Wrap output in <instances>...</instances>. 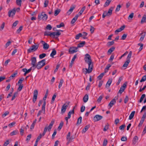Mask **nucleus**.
I'll return each mask as SVG.
<instances>
[{
    "label": "nucleus",
    "mask_w": 146,
    "mask_h": 146,
    "mask_svg": "<svg viewBox=\"0 0 146 146\" xmlns=\"http://www.w3.org/2000/svg\"><path fill=\"white\" fill-rule=\"evenodd\" d=\"M61 35V33L59 32H53L50 33L46 31L44 33V35L46 36H50L51 37L58 38V37Z\"/></svg>",
    "instance_id": "nucleus-1"
},
{
    "label": "nucleus",
    "mask_w": 146,
    "mask_h": 146,
    "mask_svg": "<svg viewBox=\"0 0 146 146\" xmlns=\"http://www.w3.org/2000/svg\"><path fill=\"white\" fill-rule=\"evenodd\" d=\"M84 60L85 62L89 66V68L91 66L93 67V64L92 62L91 56L89 54H87L85 55Z\"/></svg>",
    "instance_id": "nucleus-2"
},
{
    "label": "nucleus",
    "mask_w": 146,
    "mask_h": 146,
    "mask_svg": "<svg viewBox=\"0 0 146 146\" xmlns=\"http://www.w3.org/2000/svg\"><path fill=\"white\" fill-rule=\"evenodd\" d=\"M54 123V120L52 119L49 125L48 126H46L44 129V131L42 133V136H44L45 134L46 131L48 130L50 131Z\"/></svg>",
    "instance_id": "nucleus-3"
},
{
    "label": "nucleus",
    "mask_w": 146,
    "mask_h": 146,
    "mask_svg": "<svg viewBox=\"0 0 146 146\" xmlns=\"http://www.w3.org/2000/svg\"><path fill=\"white\" fill-rule=\"evenodd\" d=\"M45 64V60L44 59L38 62L35 68H34V69L36 68L38 70L40 69L44 66Z\"/></svg>",
    "instance_id": "nucleus-4"
},
{
    "label": "nucleus",
    "mask_w": 146,
    "mask_h": 146,
    "mask_svg": "<svg viewBox=\"0 0 146 146\" xmlns=\"http://www.w3.org/2000/svg\"><path fill=\"white\" fill-rule=\"evenodd\" d=\"M47 18V15L43 12H42L41 14L39 15L38 17V19L39 20H42L44 21H46Z\"/></svg>",
    "instance_id": "nucleus-5"
},
{
    "label": "nucleus",
    "mask_w": 146,
    "mask_h": 146,
    "mask_svg": "<svg viewBox=\"0 0 146 146\" xmlns=\"http://www.w3.org/2000/svg\"><path fill=\"white\" fill-rule=\"evenodd\" d=\"M46 104V102L44 101L41 110H40L37 114V117H38L41 114L42 111L44 114L45 113Z\"/></svg>",
    "instance_id": "nucleus-6"
},
{
    "label": "nucleus",
    "mask_w": 146,
    "mask_h": 146,
    "mask_svg": "<svg viewBox=\"0 0 146 146\" xmlns=\"http://www.w3.org/2000/svg\"><path fill=\"white\" fill-rule=\"evenodd\" d=\"M93 67L91 66L89 68V66H88V69L87 68H83V72L85 74H86L87 73L88 74L92 72Z\"/></svg>",
    "instance_id": "nucleus-7"
},
{
    "label": "nucleus",
    "mask_w": 146,
    "mask_h": 146,
    "mask_svg": "<svg viewBox=\"0 0 146 146\" xmlns=\"http://www.w3.org/2000/svg\"><path fill=\"white\" fill-rule=\"evenodd\" d=\"M77 47H70L69 50V53L70 54H72L76 52L77 51Z\"/></svg>",
    "instance_id": "nucleus-8"
},
{
    "label": "nucleus",
    "mask_w": 146,
    "mask_h": 146,
    "mask_svg": "<svg viewBox=\"0 0 146 146\" xmlns=\"http://www.w3.org/2000/svg\"><path fill=\"white\" fill-rule=\"evenodd\" d=\"M70 102H68L67 103V105H66V104H64L62 106L61 110V113L62 114H64L66 111L67 107L68 106V105L69 104Z\"/></svg>",
    "instance_id": "nucleus-9"
},
{
    "label": "nucleus",
    "mask_w": 146,
    "mask_h": 146,
    "mask_svg": "<svg viewBox=\"0 0 146 146\" xmlns=\"http://www.w3.org/2000/svg\"><path fill=\"white\" fill-rule=\"evenodd\" d=\"M38 95V91L37 90H35L34 92L33 96V101L34 103H35L37 98Z\"/></svg>",
    "instance_id": "nucleus-10"
},
{
    "label": "nucleus",
    "mask_w": 146,
    "mask_h": 146,
    "mask_svg": "<svg viewBox=\"0 0 146 146\" xmlns=\"http://www.w3.org/2000/svg\"><path fill=\"white\" fill-rule=\"evenodd\" d=\"M16 12V10L15 8H13L12 10H9L8 12V16L9 17L13 16Z\"/></svg>",
    "instance_id": "nucleus-11"
},
{
    "label": "nucleus",
    "mask_w": 146,
    "mask_h": 146,
    "mask_svg": "<svg viewBox=\"0 0 146 146\" xmlns=\"http://www.w3.org/2000/svg\"><path fill=\"white\" fill-rule=\"evenodd\" d=\"M31 64L32 65V67L34 68L36 65V58L33 57L31 59Z\"/></svg>",
    "instance_id": "nucleus-12"
},
{
    "label": "nucleus",
    "mask_w": 146,
    "mask_h": 146,
    "mask_svg": "<svg viewBox=\"0 0 146 146\" xmlns=\"http://www.w3.org/2000/svg\"><path fill=\"white\" fill-rule=\"evenodd\" d=\"M103 118V117L99 115H96L94 117V122L97 121Z\"/></svg>",
    "instance_id": "nucleus-13"
},
{
    "label": "nucleus",
    "mask_w": 146,
    "mask_h": 146,
    "mask_svg": "<svg viewBox=\"0 0 146 146\" xmlns=\"http://www.w3.org/2000/svg\"><path fill=\"white\" fill-rule=\"evenodd\" d=\"M126 86V85L125 84H124L120 88V90L118 92V93H119L121 94L124 91Z\"/></svg>",
    "instance_id": "nucleus-14"
},
{
    "label": "nucleus",
    "mask_w": 146,
    "mask_h": 146,
    "mask_svg": "<svg viewBox=\"0 0 146 146\" xmlns=\"http://www.w3.org/2000/svg\"><path fill=\"white\" fill-rule=\"evenodd\" d=\"M70 134L71 133L70 132H68L66 136V139L67 141L72 142V139H74V138H71L70 136Z\"/></svg>",
    "instance_id": "nucleus-15"
},
{
    "label": "nucleus",
    "mask_w": 146,
    "mask_h": 146,
    "mask_svg": "<svg viewBox=\"0 0 146 146\" xmlns=\"http://www.w3.org/2000/svg\"><path fill=\"white\" fill-rule=\"evenodd\" d=\"M116 101L115 99H112L108 104V106L110 107V108L114 104L116 103Z\"/></svg>",
    "instance_id": "nucleus-16"
},
{
    "label": "nucleus",
    "mask_w": 146,
    "mask_h": 146,
    "mask_svg": "<svg viewBox=\"0 0 146 146\" xmlns=\"http://www.w3.org/2000/svg\"><path fill=\"white\" fill-rule=\"evenodd\" d=\"M77 56V54H76L74 55V56L73 58L72 59V60H71L70 64V67H72V64L74 63V62L75 59L76 58Z\"/></svg>",
    "instance_id": "nucleus-17"
},
{
    "label": "nucleus",
    "mask_w": 146,
    "mask_h": 146,
    "mask_svg": "<svg viewBox=\"0 0 146 146\" xmlns=\"http://www.w3.org/2000/svg\"><path fill=\"white\" fill-rule=\"evenodd\" d=\"M79 17V15H76V16L74 17L72 19V20L71 21V23L72 24H73L74 23H75L76 21L78 19V17Z\"/></svg>",
    "instance_id": "nucleus-18"
},
{
    "label": "nucleus",
    "mask_w": 146,
    "mask_h": 146,
    "mask_svg": "<svg viewBox=\"0 0 146 146\" xmlns=\"http://www.w3.org/2000/svg\"><path fill=\"white\" fill-rule=\"evenodd\" d=\"M90 125H86L85 127L84 128L82 131V133H84L86 132L88 129L90 127Z\"/></svg>",
    "instance_id": "nucleus-19"
},
{
    "label": "nucleus",
    "mask_w": 146,
    "mask_h": 146,
    "mask_svg": "<svg viewBox=\"0 0 146 146\" xmlns=\"http://www.w3.org/2000/svg\"><path fill=\"white\" fill-rule=\"evenodd\" d=\"M113 7H111L108 10V12H106V13L108 16H110L112 13L113 10Z\"/></svg>",
    "instance_id": "nucleus-20"
},
{
    "label": "nucleus",
    "mask_w": 146,
    "mask_h": 146,
    "mask_svg": "<svg viewBox=\"0 0 146 146\" xmlns=\"http://www.w3.org/2000/svg\"><path fill=\"white\" fill-rule=\"evenodd\" d=\"M141 36L140 38L139 39V41L141 42H142L143 40L144 37L145 36V33H141Z\"/></svg>",
    "instance_id": "nucleus-21"
},
{
    "label": "nucleus",
    "mask_w": 146,
    "mask_h": 146,
    "mask_svg": "<svg viewBox=\"0 0 146 146\" xmlns=\"http://www.w3.org/2000/svg\"><path fill=\"white\" fill-rule=\"evenodd\" d=\"M56 52L54 48L52 49V51L50 54V56L52 58L54 57V56L56 54Z\"/></svg>",
    "instance_id": "nucleus-22"
},
{
    "label": "nucleus",
    "mask_w": 146,
    "mask_h": 146,
    "mask_svg": "<svg viewBox=\"0 0 146 146\" xmlns=\"http://www.w3.org/2000/svg\"><path fill=\"white\" fill-rule=\"evenodd\" d=\"M88 95L86 94L84 97L83 100L84 102L85 103H86L88 101Z\"/></svg>",
    "instance_id": "nucleus-23"
},
{
    "label": "nucleus",
    "mask_w": 146,
    "mask_h": 146,
    "mask_svg": "<svg viewBox=\"0 0 146 146\" xmlns=\"http://www.w3.org/2000/svg\"><path fill=\"white\" fill-rule=\"evenodd\" d=\"M112 82V79H109L107 83V84L106 85V87H109L111 84Z\"/></svg>",
    "instance_id": "nucleus-24"
},
{
    "label": "nucleus",
    "mask_w": 146,
    "mask_h": 146,
    "mask_svg": "<svg viewBox=\"0 0 146 146\" xmlns=\"http://www.w3.org/2000/svg\"><path fill=\"white\" fill-rule=\"evenodd\" d=\"M138 139V137L137 136H135L134 137L133 140V143L134 144H135L137 141Z\"/></svg>",
    "instance_id": "nucleus-25"
},
{
    "label": "nucleus",
    "mask_w": 146,
    "mask_h": 146,
    "mask_svg": "<svg viewBox=\"0 0 146 146\" xmlns=\"http://www.w3.org/2000/svg\"><path fill=\"white\" fill-rule=\"evenodd\" d=\"M85 44V41H82V42L79 43L77 46V47L78 48L82 47L84 46V45Z\"/></svg>",
    "instance_id": "nucleus-26"
},
{
    "label": "nucleus",
    "mask_w": 146,
    "mask_h": 146,
    "mask_svg": "<svg viewBox=\"0 0 146 146\" xmlns=\"http://www.w3.org/2000/svg\"><path fill=\"white\" fill-rule=\"evenodd\" d=\"M112 0H107L104 5V7H108L109 5Z\"/></svg>",
    "instance_id": "nucleus-27"
},
{
    "label": "nucleus",
    "mask_w": 146,
    "mask_h": 146,
    "mask_svg": "<svg viewBox=\"0 0 146 146\" xmlns=\"http://www.w3.org/2000/svg\"><path fill=\"white\" fill-rule=\"evenodd\" d=\"M114 43V41H110L108 42L106 44V46L108 47H110L111 45H113Z\"/></svg>",
    "instance_id": "nucleus-28"
},
{
    "label": "nucleus",
    "mask_w": 146,
    "mask_h": 146,
    "mask_svg": "<svg viewBox=\"0 0 146 146\" xmlns=\"http://www.w3.org/2000/svg\"><path fill=\"white\" fill-rule=\"evenodd\" d=\"M130 60H127L124 63L123 65V67H126L128 65L129 63L130 62Z\"/></svg>",
    "instance_id": "nucleus-29"
},
{
    "label": "nucleus",
    "mask_w": 146,
    "mask_h": 146,
    "mask_svg": "<svg viewBox=\"0 0 146 146\" xmlns=\"http://www.w3.org/2000/svg\"><path fill=\"white\" fill-rule=\"evenodd\" d=\"M115 48L114 47H111L108 50V53L111 54L112 52L114 50Z\"/></svg>",
    "instance_id": "nucleus-30"
},
{
    "label": "nucleus",
    "mask_w": 146,
    "mask_h": 146,
    "mask_svg": "<svg viewBox=\"0 0 146 146\" xmlns=\"http://www.w3.org/2000/svg\"><path fill=\"white\" fill-rule=\"evenodd\" d=\"M75 7L74 6L71 7L70 9H69L67 12V13L69 15L72 12L73 10L75 9Z\"/></svg>",
    "instance_id": "nucleus-31"
},
{
    "label": "nucleus",
    "mask_w": 146,
    "mask_h": 146,
    "mask_svg": "<svg viewBox=\"0 0 146 146\" xmlns=\"http://www.w3.org/2000/svg\"><path fill=\"white\" fill-rule=\"evenodd\" d=\"M135 111H133L130 114L129 117V119L130 120H131L133 118V116H134L135 113Z\"/></svg>",
    "instance_id": "nucleus-32"
},
{
    "label": "nucleus",
    "mask_w": 146,
    "mask_h": 146,
    "mask_svg": "<svg viewBox=\"0 0 146 146\" xmlns=\"http://www.w3.org/2000/svg\"><path fill=\"white\" fill-rule=\"evenodd\" d=\"M49 48V45L47 43H46L45 44H44L43 46V48L45 50H47Z\"/></svg>",
    "instance_id": "nucleus-33"
},
{
    "label": "nucleus",
    "mask_w": 146,
    "mask_h": 146,
    "mask_svg": "<svg viewBox=\"0 0 146 146\" xmlns=\"http://www.w3.org/2000/svg\"><path fill=\"white\" fill-rule=\"evenodd\" d=\"M34 50L35 51L38 48L39 45H33L31 46Z\"/></svg>",
    "instance_id": "nucleus-34"
},
{
    "label": "nucleus",
    "mask_w": 146,
    "mask_h": 146,
    "mask_svg": "<svg viewBox=\"0 0 146 146\" xmlns=\"http://www.w3.org/2000/svg\"><path fill=\"white\" fill-rule=\"evenodd\" d=\"M64 124V123L62 121H61L60 123L59 126L58 128V130H60Z\"/></svg>",
    "instance_id": "nucleus-35"
},
{
    "label": "nucleus",
    "mask_w": 146,
    "mask_h": 146,
    "mask_svg": "<svg viewBox=\"0 0 146 146\" xmlns=\"http://www.w3.org/2000/svg\"><path fill=\"white\" fill-rule=\"evenodd\" d=\"M56 93L54 94L53 96L52 97V100H51V104L53 103L55 100V99L56 96Z\"/></svg>",
    "instance_id": "nucleus-36"
},
{
    "label": "nucleus",
    "mask_w": 146,
    "mask_h": 146,
    "mask_svg": "<svg viewBox=\"0 0 146 146\" xmlns=\"http://www.w3.org/2000/svg\"><path fill=\"white\" fill-rule=\"evenodd\" d=\"M32 67H31L30 69H29L28 70H27L26 68H23V69H22V70L23 72L26 71L27 73H28L31 71L32 70Z\"/></svg>",
    "instance_id": "nucleus-37"
},
{
    "label": "nucleus",
    "mask_w": 146,
    "mask_h": 146,
    "mask_svg": "<svg viewBox=\"0 0 146 146\" xmlns=\"http://www.w3.org/2000/svg\"><path fill=\"white\" fill-rule=\"evenodd\" d=\"M21 0H16L17 5L20 7H21Z\"/></svg>",
    "instance_id": "nucleus-38"
},
{
    "label": "nucleus",
    "mask_w": 146,
    "mask_h": 146,
    "mask_svg": "<svg viewBox=\"0 0 146 146\" xmlns=\"http://www.w3.org/2000/svg\"><path fill=\"white\" fill-rule=\"evenodd\" d=\"M146 19V15H144L143 16L142 19H141V23H144L145 21V20Z\"/></svg>",
    "instance_id": "nucleus-39"
},
{
    "label": "nucleus",
    "mask_w": 146,
    "mask_h": 146,
    "mask_svg": "<svg viewBox=\"0 0 146 146\" xmlns=\"http://www.w3.org/2000/svg\"><path fill=\"white\" fill-rule=\"evenodd\" d=\"M82 34L81 33H79L76 35L75 39H78L80 37H82Z\"/></svg>",
    "instance_id": "nucleus-40"
},
{
    "label": "nucleus",
    "mask_w": 146,
    "mask_h": 146,
    "mask_svg": "<svg viewBox=\"0 0 146 146\" xmlns=\"http://www.w3.org/2000/svg\"><path fill=\"white\" fill-rule=\"evenodd\" d=\"M34 51H35L34 50V49L33 48H32L31 46L30 48L27 50L28 53H30Z\"/></svg>",
    "instance_id": "nucleus-41"
},
{
    "label": "nucleus",
    "mask_w": 146,
    "mask_h": 146,
    "mask_svg": "<svg viewBox=\"0 0 146 146\" xmlns=\"http://www.w3.org/2000/svg\"><path fill=\"white\" fill-rule=\"evenodd\" d=\"M60 10L59 9H58L55 10L54 11V15L55 16H57L60 12Z\"/></svg>",
    "instance_id": "nucleus-42"
},
{
    "label": "nucleus",
    "mask_w": 146,
    "mask_h": 146,
    "mask_svg": "<svg viewBox=\"0 0 146 146\" xmlns=\"http://www.w3.org/2000/svg\"><path fill=\"white\" fill-rule=\"evenodd\" d=\"M82 117H79L78 118L77 121V123L76 124L79 125L82 122Z\"/></svg>",
    "instance_id": "nucleus-43"
},
{
    "label": "nucleus",
    "mask_w": 146,
    "mask_h": 146,
    "mask_svg": "<svg viewBox=\"0 0 146 146\" xmlns=\"http://www.w3.org/2000/svg\"><path fill=\"white\" fill-rule=\"evenodd\" d=\"M132 54V52L130 51L129 52L127 58V60H130V59L131 58Z\"/></svg>",
    "instance_id": "nucleus-44"
},
{
    "label": "nucleus",
    "mask_w": 146,
    "mask_h": 146,
    "mask_svg": "<svg viewBox=\"0 0 146 146\" xmlns=\"http://www.w3.org/2000/svg\"><path fill=\"white\" fill-rule=\"evenodd\" d=\"M46 56V54L45 53H42L40 54L39 56V57L40 59H42L44 58Z\"/></svg>",
    "instance_id": "nucleus-45"
},
{
    "label": "nucleus",
    "mask_w": 146,
    "mask_h": 146,
    "mask_svg": "<svg viewBox=\"0 0 146 146\" xmlns=\"http://www.w3.org/2000/svg\"><path fill=\"white\" fill-rule=\"evenodd\" d=\"M138 45L139 46H140V48H139V51H140L143 49V44L142 43H139V44H138Z\"/></svg>",
    "instance_id": "nucleus-46"
},
{
    "label": "nucleus",
    "mask_w": 146,
    "mask_h": 146,
    "mask_svg": "<svg viewBox=\"0 0 146 146\" xmlns=\"http://www.w3.org/2000/svg\"><path fill=\"white\" fill-rule=\"evenodd\" d=\"M104 73H102L98 77V78L99 80H101L104 75Z\"/></svg>",
    "instance_id": "nucleus-47"
},
{
    "label": "nucleus",
    "mask_w": 146,
    "mask_h": 146,
    "mask_svg": "<svg viewBox=\"0 0 146 146\" xmlns=\"http://www.w3.org/2000/svg\"><path fill=\"white\" fill-rule=\"evenodd\" d=\"M48 0H45L44 3V7H46L48 5Z\"/></svg>",
    "instance_id": "nucleus-48"
},
{
    "label": "nucleus",
    "mask_w": 146,
    "mask_h": 146,
    "mask_svg": "<svg viewBox=\"0 0 146 146\" xmlns=\"http://www.w3.org/2000/svg\"><path fill=\"white\" fill-rule=\"evenodd\" d=\"M64 24L63 23H61L60 25H57L56 27L58 28H60L62 27H64Z\"/></svg>",
    "instance_id": "nucleus-49"
},
{
    "label": "nucleus",
    "mask_w": 146,
    "mask_h": 146,
    "mask_svg": "<svg viewBox=\"0 0 146 146\" xmlns=\"http://www.w3.org/2000/svg\"><path fill=\"white\" fill-rule=\"evenodd\" d=\"M121 7V6L120 5H117L115 9V12H117L119 11Z\"/></svg>",
    "instance_id": "nucleus-50"
},
{
    "label": "nucleus",
    "mask_w": 146,
    "mask_h": 146,
    "mask_svg": "<svg viewBox=\"0 0 146 146\" xmlns=\"http://www.w3.org/2000/svg\"><path fill=\"white\" fill-rule=\"evenodd\" d=\"M146 80V75L142 77L140 81V82H144Z\"/></svg>",
    "instance_id": "nucleus-51"
},
{
    "label": "nucleus",
    "mask_w": 146,
    "mask_h": 146,
    "mask_svg": "<svg viewBox=\"0 0 146 146\" xmlns=\"http://www.w3.org/2000/svg\"><path fill=\"white\" fill-rule=\"evenodd\" d=\"M145 94H143L142 95L140 99L139 100V102L141 103L142 102L144 98L145 97Z\"/></svg>",
    "instance_id": "nucleus-52"
},
{
    "label": "nucleus",
    "mask_w": 146,
    "mask_h": 146,
    "mask_svg": "<svg viewBox=\"0 0 146 146\" xmlns=\"http://www.w3.org/2000/svg\"><path fill=\"white\" fill-rule=\"evenodd\" d=\"M145 94H143L142 95L140 99L139 100V102L141 103L142 102L144 98L145 97Z\"/></svg>",
    "instance_id": "nucleus-53"
},
{
    "label": "nucleus",
    "mask_w": 146,
    "mask_h": 146,
    "mask_svg": "<svg viewBox=\"0 0 146 146\" xmlns=\"http://www.w3.org/2000/svg\"><path fill=\"white\" fill-rule=\"evenodd\" d=\"M63 80L62 79H61L60 81L59 85L58 86V88H60L61 87L62 85L63 82Z\"/></svg>",
    "instance_id": "nucleus-54"
},
{
    "label": "nucleus",
    "mask_w": 146,
    "mask_h": 146,
    "mask_svg": "<svg viewBox=\"0 0 146 146\" xmlns=\"http://www.w3.org/2000/svg\"><path fill=\"white\" fill-rule=\"evenodd\" d=\"M19 86L17 89L18 91H20L23 87V84H19Z\"/></svg>",
    "instance_id": "nucleus-55"
},
{
    "label": "nucleus",
    "mask_w": 146,
    "mask_h": 146,
    "mask_svg": "<svg viewBox=\"0 0 146 146\" xmlns=\"http://www.w3.org/2000/svg\"><path fill=\"white\" fill-rule=\"evenodd\" d=\"M108 128L109 125L108 123H107V124L104 127L103 129L104 131H107V130H108Z\"/></svg>",
    "instance_id": "nucleus-56"
},
{
    "label": "nucleus",
    "mask_w": 146,
    "mask_h": 146,
    "mask_svg": "<svg viewBox=\"0 0 146 146\" xmlns=\"http://www.w3.org/2000/svg\"><path fill=\"white\" fill-rule=\"evenodd\" d=\"M122 77H119V79L118 80V82L116 83V84L117 85V86L119 84L121 81L122 80Z\"/></svg>",
    "instance_id": "nucleus-57"
},
{
    "label": "nucleus",
    "mask_w": 146,
    "mask_h": 146,
    "mask_svg": "<svg viewBox=\"0 0 146 146\" xmlns=\"http://www.w3.org/2000/svg\"><path fill=\"white\" fill-rule=\"evenodd\" d=\"M108 143V140L107 139H104L103 144V146H106Z\"/></svg>",
    "instance_id": "nucleus-58"
},
{
    "label": "nucleus",
    "mask_w": 146,
    "mask_h": 146,
    "mask_svg": "<svg viewBox=\"0 0 146 146\" xmlns=\"http://www.w3.org/2000/svg\"><path fill=\"white\" fill-rule=\"evenodd\" d=\"M103 98V96H99L98 99L97 100V101L98 103H100L101 102V101L102 100Z\"/></svg>",
    "instance_id": "nucleus-59"
},
{
    "label": "nucleus",
    "mask_w": 146,
    "mask_h": 146,
    "mask_svg": "<svg viewBox=\"0 0 146 146\" xmlns=\"http://www.w3.org/2000/svg\"><path fill=\"white\" fill-rule=\"evenodd\" d=\"M24 80V78H21L19 80L18 83V84H22L21 83H22V81Z\"/></svg>",
    "instance_id": "nucleus-60"
},
{
    "label": "nucleus",
    "mask_w": 146,
    "mask_h": 146,
    "mask_svg": "<svg viewBox=\"0 0 146 146\" xmlns=\"http://www.w3.org/2000/svg\"><path fill=\"white\" fill-rule=\"evenodd\" d=\"M127 36V35L125 34H124L122 36L121 39L124 40L125 39Z\"/></svg>",
    "instance_id": "nucleus-61"
},
{
    "label": "nucleus",
    "mask_w": 146,
    "mask_h": 146,
    "mask_svg": "<svg viewBox=\"0 0 146 146\" xmlns=\"http://www.w3.org/2000/svg\"><path fill=\"white\" fill-rule=\"evenodd\" d=\"M52 27L51 25L49 24L47 25L46 27V29L47 30H51L52 29Z\"/></svg>",
    "instance_id": "nucleus-62"
},
{
    "label": "nucleus",
    "mask_w": 146,
    "mask_h": 146,
    "mask_svg": "<svg viewBox=\"0 0 146 146\" xmlns=\"http://www.w3.org/2000/svg\"><path fill=\"white\" fill-rule=\"evenodd\" d=\"M9 113V112L8 111H6L2 115V117H4L8 115Z\"/></svg>",
    "instance_id": "nucleus-63"
},
{
    "label": "nucleus",
    "mask_w": 146,
    "mask_h": 146,
    "mask_svg": "<svg viewBox=\"0 0 146 146\" xmlns=\"http://www.w3.org/2000/svg\"><path fill=\"white\" fill-rule=\"evenodd\" d=\"M9 143V141L8 140H7L5 142L3 145V146H7V145H8Z\"/></svg>",
    "instance_id": "nucleus-64"
}]
</instances>
